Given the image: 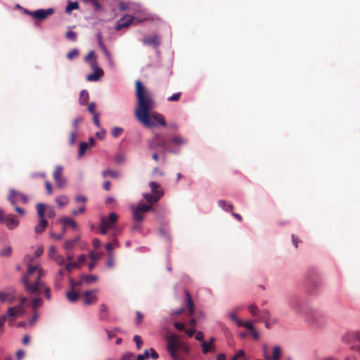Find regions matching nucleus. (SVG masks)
I'll return each instance as SVG.
<instances>
[{
    "mask_svg": "<svg viewBox=\"0 0 360 360\" xmlns=\"http://www.w3.org/2000/svg\"><path fill=\"white\" fill-rule=\"evenodd\" d=\"M136 96L135 116L140 123L148 128L157 127L158 124L166 126L163 115L152 111L155 108V101L151 93L139 80L136 82Z\"/></svg>",
    "mask_w": 360,
    "mask_h": 360,
    "instance_id": "1",
    "label": "nucleus"
},
{
    "mask_svg": "<svg viewBox=\"0 0 360 360\" xmlns=\"http://www.w3.org/2000/svg\"><path fill=\"white\" fill-rule=\"evenodd\" d=\"M44 270L39 265H29L27 274L22 278L25 290L29 295L39 296L44 294L46 299L51 298L50 288L41 280Z\"/></svg>",
    "mask_w": 360,
    "mask_h": 360,
    "instance_id": "2",
    "label": "nucleus"
},
{
    "mask_svg": "<svg viewBox=\"0 0 360 360\" xmlns=\"http://www.w3.org/2000/svg\"><path fill=\"white\" fill-rule=\"evenodd\" d=\"M166 341L167 349L172 360H186L184 354L189 352L190 347L177 335L168 336Z\"/></svg>",
    "mask_w": 360,
    "mask_h": 360,
    "instance_id": "3",
    "label": "nucleus"
},
{
    "mask_svg": "<svg viewBox=\"0 0 360 360\" xmlns=\"http://www.w3.org/2000/svg\"><path fill=\"white\" fill-rule=\"evenodd\" d=\"M151 193H144L145 200L149 203L158 202L164 195V191L160 184L151 181L149 183Z\"/></svg>",
    "mask_w": 360,
    "mask_h": 360,
    "instance_id": "4",
    "label": "nucleus"
},
{
    "mask_svg": "<svg viewBox=\"0 0 360 360\" xmlns=\"http://www.w3.org/2000/svg\"><path fill=\"white\" fill-rule=\"evenodd\" d=\"M148 146L150 149H155L158 147L162 148V152L169 150V140L167 139L164 134H157L149 141Z\"/></svg>",
    "mask_w": 360,
    "mask_h": 360,
    "instance_id": "5",
    "label": "nucleus"
},
{
    "mask_svg": "<svg viewBox=\"0 0 360 360\" xmlns=\"http://www.w3.org/2000/svg\"><path fill=\"white\" fill-rule=\"evenodd\" d=\"M36 208L39 221L34 228V231L37 234H41L48 226V221L45 219L46 205L44 203H38Z\"/></svg>",
    "mask_w": 360,
    "mask_h": 360,
    "instance_id": "6",
    "label": "nucleus"
},
{
    "mask_svg": "<svg viewBox=\"0 0 360 360\" xmlns=\"http://www.w3.org/2000/svg\"><path fill=\"white\" fill-rule=\"evenodd\" d=\"M118 215L115 212H110L108 218L102 217L100 226V232L101 234L105 235L108 230L111 229L116 223Z\"/></svg>",
    "mask_w": 360,
    "mask_h": 360,
    "instance_id": "7",
    "label": "nucleus"
},
{
    "mask_svg": "<svg viewBox=\"0 0 360 360\" xmlns=\"http://www.w3.org/2000/svg\"><path fill=\"white\" fill-rule=\"evenodd\" d=\"M8 199L13 205H15L17 201L18 200L22 202L25 204L28 202V198L25 194L16 191L14 189L10 190Z\"/></svg>",
    "mask_w": 360,
    "mask_h": 360,
    "instance_id": "8",
    "label": "nucleus"
},
{
    "mask_svg": "<svg viewBox=\"0 0 360 360\" xmlns=\"http://www.w3.org/2000/svg\"><path fill=\"white\" fill-rule=\"evenodd\" d=\"M54 12L53 8L38 9L34 11L29 12V14L34 18L39 20H44Z\"/></svg>",
    "mask_w": 360,
    "mask_h": 360,
    "instance_id": "9",
    "label": "nucleus"
},
{
    "mask_svg": "<svg viewBox=\"0 0 360 360\" xmlns=\"http://www.w3.org/2000/svg\"><path fill=\"white\" fill-rule=\"evenodd\" d=\"M288 304L296 313L302 314L304 313V304L297 297H292L288 300Z\"/></svg>",
    "mask_w": 360,
    "mask_h": 360,
    "instance_id": "10",
    "label": "nucleus"
},
{
    "mask_svg": "<svg viewBox=\"0 0 360 360\" xmlns=\"http://www.w3.org/2000/svg\"><path fill=\"white\" fill-rule=\"evenodd\" d=\"M53 177L58 188H63L65 185V179L63 176V167L57 166L55 168Z\"/></svg>",
    "mask_w": 360,
    "mask_h": 360,
    "instance_id": "11",
    "label": "nucleus"
},
{
    "mask_svg": "<svg viewBox=\"0 0 360 360\" xmlns=\"http://www.w3.org/2000/svg\"><path fill=\"white\" fill-rule=\"evenodd\" d=\"M134 17L130 15H126L123 18H120L116 25V30H120L122 28L128 27L133 22Z\"/></svg>",
    "mask_w": 360,
    "mask_h": 360,
    "instance_id": "12",
    "label": "nucleus"
},
{
    "mask_svg": "<svg viewBox=\"0 0 360 360\" xmlns=\"http://www.w3.org/2000/svg\"><path fill=\"white\" fill-rule=\"evenodd\" d=\"M95 292L96 291L88 290L83 293L82 297L84 305H89L97 302L98 297L94 295Z\"/></svg>",
    "mask_w": 360,
    "mask_h": 360,
    "instance_id": "13",
    "label": "nucleus"
},
{
    "mask_svg": "<svg viewBox=\"0 0 360 360\" xmlns=\"http://www.w3.org/2000/svg\"><path fill=\"white\" fill-rule=\"evenodd\" d=\"M25 309H22L21 307H9L7 311V319L8 318H16L21 316L25 313Z\"/></svg>",
    "mask_w": 360,
    "mask_h": 360,
    "instance_id": "14",
    "label": "nucleus"
},
{
    "mask_svg": "<svg viewBox=\"0 0 360 360\" xmlns=\"http://www.w3.org/2000/svg\"><path fill=\"white\" fill-rule=\"evenodd\" d=\"M143 43L146 46H152L154 48H157L160 44V39L158 35L154 34L143 39Z\"/></svg>",
    "mask_w": 360,
    "mask_h": 360,
    "instance_id": "15",
    "label": "nucleus"
},
{
    "mask_svg": "<svg viewBox=\"0 0 360 360\" xmlns=\"http://www.w3.org/2000/svg\"><path fill=\"white\" fill-rule=\"evenodd\" d=\"M185 293L186 295V305L188 309V316L191 317L195 312V304L190 293L188 291H186Z\"/></svg>",
    "mask_w": 360,
    "mask_h": 360,
    "instance_id": "16",
    "label": "nucleus"
},
{
    "mask_svg": "<svg viewBox=\"0 0 360 360\" xmlns=\"http://www.w3.org/2000/svg\"><path fill=\"white\" fill-rule=\"evenodd\" d=\"M3 222L6 224L9 229H13L19 224V221L11 215H8Z\"/></svg>",
    "mask_w": 360,
    "mask_h": 360,
    "instance_id": "17",
    "label": "nucleus"
},
{
    "mask_svg": "<svg viewBox=\"0 0 360 360\" xmlns=\"http://www.w3.org/2000/svg\"><path fill=\"white\" fill-rule=\"evenodd\" d=\"M103 75V71L101 68H96L95 71L92 74H89L86 77V80L88 81H97Z\"/></svg>",
    "mask_w": 360,
    "mask_h": 360,
    "instance_id": "18",
    "label": "nucleus"
},
{
    "mask_svg": "<svg viewBox=\"0 0 360 360\" xmlns=\"http://www.w3.org/2000/svg\"><path fill=\"white\" fill-rule=\"evenodd\" d=\"M103 178H106L108 176L113 178V179H118L120 176V174L117 171L112 170L110 169H105L101 173Z\"/></svg>",
    "mask_w": 360,
    "mask_h": 360,
    "instance_id": "19",
    "label": "nucleus"
},
{
    "mask_svg": "<svg viewBox=\"0 0 360 360\" xmlns=\"http://www.w3.org/2000/svg\"><path fill=\"white\" fill-rule=\"evenodd\" d=\"M98 316L101 320H107L108 319V308L105 304L100 305Z\"/></svg>",
    "mask_w": 360,
    "mask_h": 360,
    "instance_id": "20",
    "label": "nucleus"
},
{
    "mask_svg": "<svg viewBox=\"0 0 360 360\" xmlns=\"http://www.w3.org/2000/svg\"><path fill=\"white\" fill-rule=\"evenodd\" d=\"M131 210L133 212V219L136 222L139 223L141 222L143 219V214L144 213L141 211H139L136 209L134 208V206H131Z\"/></svg>",
    "mask_w": 360,
    "mask_h": 360,
    "instance_id": "21",
    "label": "nucleus"
},
{
    "mask_svg": "<svg viewBox=\"0 0 360 360\" xmlns=\"http://www.w3.org/2000/svg\"><path fill=\"white\" fill-rule=\"evenodd\" d=\"M171 143L175 146H182L186 143V141L181 136L175 135L169 140V145Z\"/></svg>",
    "mask_w": 360,
    "mask_h": 360,
    "instance_id": "22",
    "label": "nucleus"
},
{
    "mask_svg": "<svg viewBox=\"0 0 360 360\" xmlns=\"http://www.w3.org/2000/svg\"><path fill=\"white\" fill-rule=\"evenodd\" d=\"M218 205L220 207H221L226 212H232L233 211V205L225 201V200H219Z\"/></svg>",
    "mask_w": 360,
    "mask_h": 360,
    "instance_id": "23",
    "label": "nucleus"
},
{
    "mask_svg": "<svg viewBox=\"0 0 360 360\" xmlns=\"http://www.w3.org/2000/svg\"><path fill=\"white\" fill-rule=\"evenodd\" d=\"M79 239V237H76L73 239L66 240L64 243L65 250L68 251L72 249L75 245L78 242Z\"/></svg>",
    "mask_w": 360,
    "mask_h": 360,
    "instance_id": "24",
    "label": "nucleus"
},
{
    "mask_svg": "<svg viewBox=\"0 0 360 360\" xmlns=\"http://www.w3.org/2000/svg\"><path fill=\"white\" fill-rule=\"evenodd\" d=\"M281 356V349L279 346H275L273 348V355L271 357L272 360H280Z\"/></svg>",
    "mask_w": 360,
    "mask_h": 360,
    "instance_id": "25",
    "label": "nucleus"
},
{
    "mask_svg": "<svg viewBox=\"0 0 360 360\" xmlns=\"http://www.w3.org/2000/svg\"><path fill=\"white\" fill-rule=\"evenodd\" d=\"M62 222L63 224V229H65V227L68 226H71L73 229H75L77 228L76 222L74 220H72V219L64 218L62 220Z\"/></svg>",
    "mask_w": 360,
    "mask_h": 360,
    "instance_id": "26",
    "label": "nucleus"
},
{
    "mask_svg": "<svg viewBox=\"0 0 360 360\" xmlns=\"http://www.w3.org/2000/svg\"><path fill=\"white\" fill-rule=\"evenodd\" d=\"M134 208L136 209L139 211H141L144 214L147 212H148L151 209V206L149 205H147L143 202H139L137 207H134Z\"/></svg>",
    "mask_w": 360,
    "mask_h": 360,
    "instance_id": "27",
    "label": "nucleus"
},
{
    "mask_svg": "<svg viewBox=\"0 0 360 360\" xmlns=\"http://www.w3.org/2000/svg\"><path fill=\"white\" fill-rule=\"evenodd\" d=\"M88 99H89L88 91L86 90H82L79 93V101L80 104L84 105V103H86L87 102Z\"/></svg>",
    "mask_w": 360,
    "mask_h": 360,
    "instance_id": "28",
    "label": "nucleus"
},
{
    "mask_svg": "<svg viewBox=\"0 0 360 360\" xmlns=\"http://www.w3.org/2000/svg\"><path fill=\"white\" fill-rule=\"evenodd\" d=\"M56 201L59 206L63 207L68 204L69 199L66 195H60L56 198Z\"/></svg>",
    "mask_w": 360,
    "mask_h": 360,
    "instance_id": "29",
    "label": "nucleus"
},
{
    "mask_svg": "<svg viewBox=\"0 0 360 360\" xmlns=\"http://www.w3.org/2000/svg\"><path fill=\"white\" fill-rule=\"evenodd\" d=\"M43 304V300L40 297H34L32 300L31 305L32 309L34 310L38 307H41Z\"/></svg>",
    "mask_w": 360,
    "mask_h": 360,
    "instance_id": "30",
    "label": "nucleus"
},
{
    "mask_svg": "<svg viewBox=\"0 0 360 360\" xmlns=\"http://www.w3.org/2000/svg\"><path fill=\"white\" fill-rule=\"evenodd\" d=\"M79 297V295L74 291H70L67 293V298L70 302H75Z\"/></svg>",
    "mask_w": 360,
    "mask_h": 360,
    "instance_id": "31",
    "label": "nucleus"
},
{
    "mask_svg": "<svg viewBox=\"0 0 360 360\" xmlns=\"http://www.w3.org/2000/svg\"><path fill=\"white\" fill-rule=\"evenodd\" d=\"M201 346H202V352L203 354H207V353H208L210 352H213L214 351L212 349V348H214V347H212L210 345H209L205 341H202V342Z\"/></svg>",
    "mask_w": 360,
    "mask_h": 360,
    "instance_id": "32",
    "label": "nucleus"
},
{
    "mask_svg": "<svg viewBox=\"0 0 360 360\" xmlns=\"http://www.w3.org/2000/svg\"><path fill=\"white\" fill-rule=\"evenodd\" d=\"M82 279L86 283H91L96 281L98 278L95 275H84Z\"/></svg>",
    "mask_w": 360,
    "mask_h": 360,
    "instance_id": "33",
    "label": "nucleus"
},
{
    "mask_svg": "<svg viewBox=\"0 0 360 360\" xmlns=\"http://www.w3.org/2000/svg\"><path fill=\"white\" fill-rule=\"evenodd\" d=\"M79 8V4L77 2H72L69 1L66 8L65 11L66 13H70L72 10L77 9Z\"/></svg>",
    "mask_w": 360,
    "mask_h": 360,
    "instance_id": "34",
    "label": "nucleus"
},
{
    "mask_svg": "<svg viewBox=\"0 0 360 360\" xmlns=\"http://www.w3.org/2000/svg\"><path fill=\"white\" fill-rule=\"evenodd\" d=\"M11 247L8 246L0 250V256L3 257H8L11 255Z\"/></svg>",
    "mask_w": 360,
    "mask_h": 360,
    "instance_id": "35",
    "label": "nucleus"
},
{
    "mask_svg": "<svg viewBox=\"0 0 360 360\" xmlns=\"http://www.w3.org/2000/svg\"><path fill=\"white\" fill-rule=\"evenodd\" d=\"M88 147H89V145L86 142L80 143L79 152H78V155L79 157H82L85 153Z\"/></svg>",
    "mask_w": 360,
    "mask_h": 360,
    "instance_id": "36",
    "label": "nucleus"
},
{
    "mask_svg": "<svg viewBox=\"0 0 360 360\" xmlns=\"http://www.w3.org/2000/svg\"><path fill=\"white\" fill-rule=\"evenodd\" d=\"M45 214L49 218H53L56 216V212L54 209L52 207L46 206L45 209Z\"/></svg>",
    "mask_w": 360,
    "mask_h": 360,
    "instance_id": "37",
    "label": "nucleus"
},
{
    "mask_svg": "<svg viewBox=\"0 0 360 360\" xmlns=\"http://www.w3.org/2000/svg\"><path fill=\"white\" fill-rule=\"evenodd\" d=\"M74 268H79V264L77 262H69L65 265V269L70 273L72 271V269Z\"/></svg>",
    "mask_w": 360,
    "mask_h": 360,
    "instance_id": "38",
    "label": "nucleus"
},
{
    "mask_svg": "<svg viewBox=\"0 0 360 360\" xmlns=\"http://www.w3.org/2000/svg\"><path fill=\"white\" fill-rule=\"evenodd\" d=\"M79 56V51L77 49H72L67 54V58L69 60H72Z\"/></svg>",
    "mask_w": 360,
    "mask_h": 360,
    "instance_id": "39",
    "label": "nucleus"
},
{
    "mask_svg": "<svg viewBox=\"0 0 360 360\" xmlns=\"http://www.w3.org/2000/svg\"><path fill=\"white\" fill-rule=\"evenodd\" d=\"M124 131V129L121 127H114L112 130V136L114 138L120 136Z\"/></svg>",
    "mask_w": 360,
    "mask_h": 360,
    "instance_id": "40",
    "label": "nucleus"
},
{
    "mask_svg": "<svg viewBox=\"0 0 360 360\" xmlns=\"http://www.w3.org/2000/svg\"><path fill=\"white\" fill-rule=\"evenodd\" d=\"M134 342L136 345V347L138 349H140L143 345V341L140 335H136L133 338Z\"/></svg>",
    "mask_w": 360,
    "mask_h": 360,
    "instance_id": "41",
    "label": "nucleus"
},
{
    "mask_svg": "<svg viewBox=\"0 0 360 360\" xmlns=\"http://www.w3.org/2000/svg\"><path fill=\"white\" fill-rule=\"evenodd\" d=\"M66 38L72 41H75L77 40V34L75 32L68 31L66 32Z\"/></svg>",
    "mask_w": 360,
    "mask_h": 360,
    "instance_id": "42",
    "label": "nucleus"
},
{
    "mask_svg": "<svg viewBox=\"0 0 360 360\" xmlns=\"http://www.w3.org/2000/svg\"><path fill=\"white\" fill-rule=\"evenodd\" d=\"M114 264H115V262H114L112 253L110 252V253H108V258L106 262V266L108 268H112L114 266Z\"/></svg>",
    "mask_w": 360,
    "mask_h": 360,
    "instance_id": "43",
    "label": "nucleus"
},
{
    "mask_svg": "<svg viewBox=\"0 0 360 360\" xmlns=\"http://www.w3.org/2000/svg\"><path fill=\"white\" fill-rule=\"evenodd\" d=\"M181 92H178V93H175L173 95H172L171 96H169L167 100V101L169 102H174V101H177L179 100L180 97H181Z\"/></svg>",
    "mask_w": 360,
    "mask_h": 360,
    "instance_id": "44",
    "label": "nucleus"
},
{
    "mask_svg": "<svg viewBox=\"0 0 360 360\" xmlns=\"http://www.w3.org/2000/svg\"><path fill=\"white\" fill-rule=\"evenodd\" d=\"M185 326H186L185 323H184L182 321H175L174 323V326L175 327V328L180 331L184 330Z\"/></svg>",
    "mask_w": 360,
    "mask_h": 360,
    "instance_id": "45",
    "label": "nucleus"
},
{
    "mask_svg": "<svg viewBox=\"0 0 360 360\" xmlns=\"http://www.w3.org/2000/svg\"><path fill=\"white\" fill-rule=\"evenodd\" d=\"M65 271H66L65 269V268H61L59 269V271H58V274H56V281H61L63 278V276L65 274Z\"/></svg>",
    "mask_w": 360,
    "mask_h": 360,
    "instance_id": "46",
    "label": "nucleus"
},
{
    "mask_svg": "<svg viewBox=\"0 0 360 360\" xmlns=\"http://www.w3.org/2000/svg\"><path fill=\"white\" fill-rule=\"evenodd\" d=\"M53 259L57 263V264L60 266H63L65 263V258L61 255H56V257H54Z\"/></svg>",
    "mask_w": 360,
    "mask_h": 360,
    "instance_id": "47",
    "label": "nucleus"
},
{
    "mask_svg": "<svg viewBox=\"0 0 360 360\" xmlns=\"http://www.w3.org/2000/svg\"><path fill=\"white\" fill-rule=\"evenodd\" d=\"M229 318L234 321L238 326L242 323V321L239 319L234 312H231L229 314Z\"/></svg>",
    "mask_w": 360,
    "mask_h": 360,
    "instance_id": "48",
    "label": "nucleus"
},
{
    "mask_svg": "<svg viewBox=\"0 0 360 360\" xmlns=\"http://www.w3.org/2000/svg\"><path fill=\"white\" fill-rule=\"evenodd\" d=\"M238 326H243L250 330H251L252 329H253L255 328L252 321H242V323L239 324Z\"/></svg>",
    "mask_w": 360,
    "mask_h": 360,
    "instance_id": "49",
    "label": "nucleus"
},
{
    "mask_svg": "<svg viewBox=\"0 0 360 360\" xmlns=\"http://www.w3.org/2000/svg\"><path fill=\"white\" fill-rule=\"evenodd\" d=\"M85 211H86V207L84 205H82V206L79 207L78 210H72V214L73 215H78V214L84 213Z\"/></svg>",
    "mask_w": 360,
    "mask_h": 360,
    "instance_id": "50",
    "label": "nucleus"
},
{
    "mask_svg": "<svg viewBox=\"0 0 360 360\" xmlns=\"http://www.w3.org/2000/svg\"><path fill=\"white\" fill-rule=\"evenodd\" d=\"M85 3H91L95 8V10L101 9V5L98 3V0H83Z\"/></svg>",
    "mask_w": 360,
    "mask_h": 360,
    "instance_id": "51",
    "label": "nucleus"
},
{
    "mask_svg": "<svg viewBox=\"0 0 360 360\" xmlns=\"http://www.w3.org/2000/svg\"><path fill=\"white\" fill-rule=\"evenodd\" d=\"M150 357L149 352L146 349L144 351L143 354H139L137 356L136 360H145L148 359Z\"/></svg>",
    "mask_w": 360,
    "mask_h": 360,
    "instance_id": "52",
    "label": "nucleus"
},
{
    "mask_svg": "<svg viewBox=\"0 0 360 360\" xmlns=\"http://www.w3.org/2000/svg\"><path fill=\"white\" fill-rule=\"evenodd\" d=\"M249 311L252 314V316H257L258 308L255 304H251L248 307Z\"/></svg>",
    "mask_w": 360,
    "mask_h": 360,
    "instance_id": "53",
    "label": "nucleus"
},
{
    "mask_svg": "<svg viewBox=\"0 0 360 360\" xmlns=\"http://www.w3.org/2000/svg\"><path fill=\"white\" fill-rule=\"evenodd\" d=\"M96 56L94 51H91L89 53L85 56L84 60L86 63H89L91 59H95Z\"/></svg>",
    "mask_w": 360,
    "mask_h": 360,
    "instance_id": "54",
    "label": "nucleus"
},
{
    "mask_svg": "<svg viewBox=\"0 0 360 360\" xmlns=\"http://www.w3.org/2000/svg\"><path fill=\"white\" fill-rule=\"evenodd\" d=\"M83 121V119L82 117H76L73 120L72 122V127L77 129V127L79 126V124L80 123H82V122Z\"/></svg>",
    "mask_w": 360,
    "mask_h": 360,
    "instance_id": "55",
    "label": "nucleus"
},
{
    "mask_svg": "<svg viewBox=\"0 0 360 360\" xmlns=\"http://www.w3.org/2000/svg\"><path fill=\"white\" fill-rule=\"evenodd\" d=\"M87 109H88V111L92 114V115H94V114H97L98 112H96V105L94 103H90L89 105H88V107H87Z\"/></svg>",
    "mask_w": 360,
    "mask_h": 360,
    "instance_id": "56",
    "label": "nucleus"
},
{
    "mask_svg": "<svg viewBox=\"0 0 360 360\" xmlns=\"http://www.w3.org/2000/svg\"><path fill=\"white\" fill-rule=\"evenodd\" d=\"M77 132L76 131H72L70 134L69 142L70 145H74L76 141Z\"/></svg>",
    "mask_w": 360,
    "mask_h": 360,
    "instance_id": "57",
    "label": "nucleus"
},
{
    "mask_svg": "<svg viewBox=\"0 0 360 360\" xmlns=\"http://www.w3.org/2000/svg\"><path fill=\"white\" fill-rule=\"evenodd\" d=\"M87 200V198L85 196L83 195H77L75 198V201L77 203H83L84 204Z\"/></svg>",
    "mask_w": 360,
    "mask_h": 360,
    "instance_id": "58",
    "label": "nucleus"
},
{
    "mask_svg": "<svg viewBox=\"0 0 360 360\" xmlns=\"http://www.w3.org/2000/svg\"><path fill=\"white\" fill-rule=\"evenodd\" d=\"M45 187L47 191V193L51 195L53 193V188L51 183L49 181H46L45 182Z\"/></svg>",
    "mask_w": 360,
    "mask_h": 360,
    "instance_id": "59",
    "label": "nucleus"
},
{
    "mask_svg": "<svg viewBox=\"0 0 360 360\" xmlns=\"http://www.w3.org/2000/svg\"><path fill=\"white\" fill-rule=\"evenodd\" d=\"M143 320V314L140 311H136V325H140Z\"/></svg>",
    "mask_w": 360,
    "mask_h": 360,
    "instance_id": "60",
    "label": "nucleus"
},
{
    "mask_svg": "<svg viewBox=\"0 0 360 360\" xmlns=\"http://www.w3.org/2000/svg\"><path fill=\"white\" fill-rule=\"evenodd\" d=\"M245 353L243 350H239L233 357L231 360H238L239 358L244 356Z\"/></svg>",
    "mask_w": 360,
    "mask_h": 360,
    "instance_id": "61",
    "label": "nucleus"
},
{
    "mask_svg": "<svg viewBox=\"0 0 360 360\" xmlns=\"http://www.w3.org/2000/svg\"><path fill=\"white\" fill-rule=\"evenodd\" d=\"M184 331L185 332V333L187 335L188 337L191 338L195 333V329L191 328L188 329H184Z\"/></svg>",
    "mask_w": 360,
    "mask_h": 360,
    "instance_id": "62",
    "label": "nucleus"
},
{
    "mask_svg": "<svg viewBox=\"0 0 360 360\" xmlns=\"http://www.w3.org/2000/svg\"><path fill=\"white\" fill-rule=\"evenodd\" d=\"M105 129H103L101 130V131H98L96 133V136L98 139H103L105 136Z\"/></svg>",
    "mask_w": 360,
    "mask_h": 360,
    "instance_id": "63",
    "label": "nucleus"
},
{
    "mask_svg": "<svg viewBox=\"0 0 360 360\" xmlns=\"http://www.w3.org/2000/svg\"><path fill=\"white\" fill-rule=\"evenodd\" d=\"M134 356L133 354L127 353L122 356V360H134Z\"/></svg>",
    "mask_w": 360,
    "mask_h": 360,
    "instance_id": "64",
    "label": "nucleus"
}]
</instances>
